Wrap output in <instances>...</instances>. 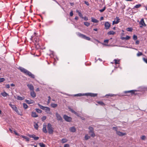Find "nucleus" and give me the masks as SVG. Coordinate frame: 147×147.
<instances>
[{"instance_id": "f257e3e1", "label": "nucleus", "mask_w": 147, "mask_h": 147, "mask_svg": "<svg viewBox=\"0 0 147 147\" xmlns=\"http://www.w3.org/2000/svg\"><path fill=\"white\" fill-rule=\"evenodd\" d=\"M18 69L20 70L21 72L24 73L25 75H28L30 78L33 79L34 78L35 76L32 74L31 72L21 67H19Z\"/></svg>"}, {"instance_id": "f03ea898", "label": "nucleus", "mask_w": 147, "mask_h": 147, "mask_svg": "<svg viewBox=\"0 0 147 147\" xmlns=\"http://www.w3.org/2000/svg\"><path fill=\"white\" fill-rule=\"evenodd\" d=\"M37 105L41 109L45 110V111L47 113H49L50 115L52 114V113L50 111V109L49 107H44L40 105L39 103H38Z\"/></svg>"}, {"instance_id": "7ed1b4c3", "label": "nucleus", "mask_w": 147, "mask_h": 147, "mask_svg": "<svg viewBox=\"0 0 147 147\" xmlns=\"http://www.w3.org/2000/svg\"><path fill=\"white\" fill-rule=\"evenodd\" d=\"M88 129L89 130L88 133L89 134H90V135L91 137L94 138L95 136V134L94 133L93 128L92 127L90 126L88 127Z\"/></svg>"}, {"instance_id": "20e7f679", "label": "nucleus", "mask_w": 147, "mask_h": 147, "mask_svg": "<svg viewBox=\"0 0 147 147\" xmlns=\"http://www.w3.org/2000/svg\"><path fill=\"white\" fill-rule=\"evenodd\" d=\"M78 36L80 37H81L82 38L88 40H90L91 38L87 36H86L82 34L80 32H78L77 34Z\"/></svg>"}, {"instance_id": "39448f33", "label": "nucleus", "mask_w": 147, "mask_h": 147, "mask_svg": "<svg viewBox=\"0 0 147 147\" xmlns=\"http://www.w3.org/2000/svg\"><path fill=\"white\" fill-rule=\"evenodd\" d=\"M47 128L48 131L49 133L50 134H53V130L51 124L49 123L47 125Z\"/></svg>"}, {"instance_id": "423d86ee", "label": "nucleus", "mask_w": 147, "mask_h": 147, "mask_svg": "<svg viewBox=\"0 0 147 147\" xmlns=\"http://www.w3.org/2000/svg\"><path fill=\"white\" fill-rule=\"evenodd\" d=\"M63 118L66 121L68 122H70L72 120V119L71 117H69L66 115H63Z\"/></svg>"}, {"instance_id": "0eeeda50", "label": "nucleus", "mask_w": 147, "mask_h": 147, "mask_svg": "<svg viewBox=\"0 0 147 147\" xmlns=\"http://www.w3.org/2000/svg\"><path fill=\"white\" fill-rule=\"evenodd\" d=\"M137 90H130L129 91H125L124 92V93H130L131 95H137L138 94L136 93L135 92H136Z\"/></svg>"}, {"instance_id": "6e6552de", "label": "nucleus", "mask_w": 147, "mask_h": 147, "mask_svg": "<svg viewBox=\"0 0 147 147\" xmlns=\"http://www.w3.org/2000/svg\"><path fill=\"white\" fill-rule=\"evenodd\" d=\"M55 115L57 120L58 121H60L61 122H63V119L61 115L57 113H56Z\"/></svg>"}, {"instance_id": "1a4fd4ad", "label": "nucleus", "mask_w": 147, "mask_h": 147, "mask_svg": "<svg viewBox=\"0 0 147 147\" xmlns=\"http://www.w3.org/2000/svg\"><path fill=\"white\" fill-rule=\"evenodd\" d=\"M139 23L140 25V28H142L143 26L146 27V25L145 24L143 18L141 19Z\"/></svg>"}, {"instance_id": "9d476101", "label": "nucleus", "mask_w": 147, "mask_h": 147, "mask_svg": "<svg viewBox=\"0 0 147 147\" xmlns=\"http://www.w3.org/2000/svg\"><path fill=\"white\" fill-rule=\"evenodd\" d=\"M85 95L87 96H90L91 97H95L97 95V94L96 93H85Z\"/></svg>"}, {"instance_id": "9b49d317", "label": "nucleus", "mask_w": 147, "mask_h": 147, "mask_svg": "<svg viewBox=\"0 0 147 147\" xmlns=\"http://www.w3.org/2000/svg\"><path fill=\"white\" fill-rule=\"evenodd\" d=\"M27 135L30 138H33L34 140H38L39 138V137H36L35 135L34 134L30 135L29 134H27Z\"/></svg>"}, {"instance_id": "f8f14e48", "label": "nucleus", "mask_w": 147, "mask_h": 147, "mask_svg": "<svg viewBox=\"0 0 147 147\" xmlns=\"http://www.w3.org/2000/svg\"><path fill=\"white\" fill-rule=\"evenodd\" d=\"M111 26L109 22H106L105 24V28L107 30L109 29Z\"/></svg>"}, {"instance_id": "ddd939ff", "label": "nucleus", "mask_w": 147, "mask_h": 147, "mask_svg": "<svg viewBox=\"0 0 147 147\" xmlns=\"http://www.w3.org/2000/svg\"><path fill=\"white\" fill-rule=\"evenodd\" d=\"M116 133L117 135L120 136H125L126 135V133H123L121 132L118 131H117V132Z\"/></svg>"}, {"instance_id": "4468645a", "label": "nucleus", "mask_w": 147, "mask_h": 147, "mask_svg": "<svg viewBox=\"0 0 147 147\" xmlns=\"http://www.w3.org/2000/svg\"><path fill=\"white\" fill-rule=\"evenodd\" d=\"M115 20H116V21H115L114 20L112 24L113 25L117 24L119 22L120 19L118 17H117L115 18Z\"/></svg>"}, {"instance_id": "2eb2a0df", "label": "nucleus", "mask_w": 147, "mask_h": 147, "mask_svg": "<svg viewBox=\"0 0 147 147\" xmlns=\"http://www.w3.org/2000/svg\"><path fill=\"white\" fill-rule=\"evenodd\" d=\"M27 86L29 88L30 91H32L34 90V87L31 84H28Z\"/></svg>"}, {"instance_id": "dca6fc26", "label": "nucleus", "mask_w": 147, "mask_h": 147, "mask_svg": "<svg viewBox=\"0 0 147 147\" xmlns=\"http://www.w3.org/2000/svg\"><path fill=\"white\" fill-rule=\"evenodd\" d=\"M130 38V37L129 36H126V37H121V39L122 40H129Z\"/></svg>"}, {"instance_id": "f3484780", "label": "nucleus", "mask_w": 147, "mask_h": 147, "mask_svg": "<svg viewBox=\"0 0 147 147\" xmlns=\"http://www.w3.org/2000/svg\"><path fill=\"white\" fill-rule=\"evenodd\" d=\"M9 105L15 111L17 109V107L15 105L11 104V103L9 104Z\"/></svg>"}, {"instance_id": "a211bd4d", "label": "nucleus", "mask_w": 147, "mask_h": 147, "mask_svg": "<svg viewBox=\"0 0 147 147\" xmlns=\"http://www.w3.org/2000/svg\"><path fill=\"white\" fill-rule=\"evenodd\" d=\"M70 131L72 132H74L76 131V129L74 127H72L69 128Z\"/></svg>"}, {"instance_id": "6ab92c4d", "label": "nucleus", "mask_w": 147, "mask_h": 147, "mask_svg": "<svg viewBox=\"0 0 147 147\" xmlns=\"http://www.w3.org/2000/svg\"><path fill=\"white\" fill-rule=\"evenodd\" d=\"M46 125H43V127L42 128L43 131L45 133H46L47 132V131L46 129Z\"/></svg>"}, {"instance_id": "aec40b11", "label": "nucleus", "mask_w": 147, "mask_h": 147, "mask_svg": "<svg viewBox=\"0 0 147 147\" xmlns=\"http://www.w3.org/2000/svg\"><path fill=\"white\" fill-rule=\"evenodd\" d=\"M30 95L33 98H34L36 96V94L34 90L30 92Z\"/></svg>"}, {"instance_id": "412c9836", "label": "nucleus", "mask_w": 147, "mask_h": 147, "mask_svg": "<svg viewBox=\"0 0 147 147\" xmlns=\"http://www.w3.org/2000/svg\"><path fill=\"white\" fill-rule=\"evenodd\" d=\"M31 116L34 117H38V115L36 114V113L34 112H32Z\"/></svg>"}, {"instance_id": "4be33fe9", "label": "nucleus", "mask_w": 147, "mask_h": 147, "mask_svg": "<svg viewBox=\"0 0 147 147\" xmlns=\"http://www.w3.org/2000/svg\"><path fill=\"white\" fill-rule=\"evenodd\" d=\"M26 101L27 103L29 104L34 103V101L31 100H26Z\"/></svg>"}, {"instance_id": "5701e85b", "label": "nucleus", "mask_w": 147, "mask_h": 147, "mask_svg": "<svg viewBox=\"0 0 147 147\" xmlns=\"http://www.w3.org/2000/svg\"><path fill=\"white\" fill-rule=\"evenodd\" d=\"M34 41L35 42V44L38 45L39 44V40L38 38H34Z\"/></svg>"}, {"instance_id": "b1692460", "label": "nucleus", "mask_w": 147, "mask_h": 147, "mask_svg": "<svg viewBox=\"0 0 147 147\" xmlns=\"http://www.w3.org/2000/svg\"><path fill=\"white\" fill-rule=\"evenodd\" d=\"M91 21L94 23H98L99 21L93 17H91Z\"/></svg>"}, {"instance_id": "393cba45", "label": "nucleus", "mask_w": 147, "mask_h": 147, "mask_svg": "<svg viewBox=\"0 0 147 147\" xmlns=\"http://www.w3.org/2000/svg\"><path fill=\"white\" fill-rule=\"evenodd\" d=\"M21 136L22 138L25 139L26 141L28 142L30 141V139L28 137H26V136L22 135Z\"/></svg>"}, {"instance_id": "a878e982", "label": "nucleus", "mask_w": 147, "mask_h": 147, "mask_svg": "<svg viewBox=\"0 0 147 147\" xmlns=\"http://www.w3.org/2000/svg\"><path fill=\"white\" fill-rule=\"evenodd\" d=\"M76 12L77 13H78V15L79 16H80L81 18H83L82 14L78 10H76Z\"/></svg>"}, {"instance_id": "bb28decb", "label": "nucleus", "mask_w": 147, "mask_h": 147, "mask_svg": "<svg viewBox=\"0 0 147 147\" xmlns=\"http://www.w3.org/2000/svg\"><path fill=\"white\" fill-rule=\"evenodd\" d=\"M90 136H89L88 134H86L84 137V139L86 140H87L90 138Z\"/></svg>"}, {"instance_id": "cd10ccee", "label": "nucleus", "mask_w": 147, "mask_h": 147, "mask_svg": "<svg viewBox=\"0 0 147 147\" xmlns=\"http://www.w3.org/2000/svg\"><path fill=\"white\" fill-rule=\"evenodd\" d=\"M115 95L114 94H106L105 95V96L106 97L108 98V96L112 97V96H114Z\"/></svg>"}, {"instance_id": "c85d7f7f", "label": "nucleus", "mask_w": 147, "mask_h": 147, "mask_svg": "<svg viewBox=\"0 0 147 147\" xmlns=\"http://www.w3.org/2000/svg\"><path fill=\"white\" fill-rule=\"evenodd\" d=\"M115 33V32L113 31H110L108 32L107 34L108 35H114Z\"/></svg>"}, {"instance_id": "c756f323", "label": "nucleus", "mask_w": 147, "mask_h": 147, "mask_svg": "<svg viewBox=\"0 0 147 147\" xmlns=\"http://www.w3.org/2000/svg\"><path fill=\"white\" fill-rule=\"evenodd\" d=\"M1 94L3 97H5L6 96H7L8 95V94L5 92H4L3 93H1Z\"/></svg>"}, {"instance_id": "7c9ffc66", "label": "nucleus", "mask_w": 147, "mask_h": 147, "mask_svg": "<svg viewBox=\"0 0 147 147\" xmlns=\"http://www.w3.org/2000/svg\"><path fill=\"white\" fill-rule=\"evenodd\" d=\"M97 103L101 106H104L105 105V104L102 101H99L97 102Z\"/></svg>"}, {"instance_id": "2f4dec72", "label": "nucleus", "mask_w": 147, "mask_h": 147, "mask_svg": "<svg viewBox=\"0 0 147 147\" xmlns=\"http://www.w3.org/2000/svg\"><path fill=\"white\" fill-rule=\"evenodd\" d=\"M51 107L53 108H55L57 107V105L56 104L52 103L51 105Z\"/></svg>"}, {"instance_id": "473e14b6", "label": "nucleus", "mask_w": 147, "mask_h": 147, "mask_svg": "<svg viewBox=\"0 0 147 147\" xmlns=\"http://www.w3.org/2000/svg\"><path fill=\"white\" fill-rule=\"evenodd\" d=\"M70 111L72 113H74L76 115L78 116V113H76L75 111L73 110L72 109H71Z\"/></svg>"}, {"instance_id": "72a5a7b5", "label": "nucleus", "mask_w": 147, "mask_h": 147, "mask_svg": "<svg viewBox=\"0 0 147 147\" xmlns=\"http://www.w3.org/2000/svg\"><path fill=\"white\" fill-rule=\"evenodd\" d=\"M127 31L129 32H132L133 30V29L131 27H128L126 28Z\"/></svg>"}, {"instance_id": "f704fd0d", "label": "nucleus", "mask_w": 147, "mask_h": 147, "mask_svg": "<svg viewBox=\"0 0 147 147\" xmlns=\"http://www.w3.org/2000/svg\"><path fill=\"white\" fill-rule=\"evenodd\" d=\"M67 141V140L65 138L61 140L62 143H64L66 142Z\"/></svg>"}, {"instance_id": "c9c22d12", "label": "nucleus", "mask_w": 147, "mask_h": 147, "mask_svg": "<svg viewBox=\"0 0 147 147\" xmlns=\"http://www.w3.org/2000/svg\"><path fill=\"white\" fill-rule=\"evenodd\" d=\"M24 98L22 97L21 96H17V99L18 100H22L24 99Z\"/></svg>"}, {"instance_id": "e433bc0d", "label": "nucleus", "mask_w": 147, "mask_h": 147, "mask_svg": "<svg viewBox=\"0 0 147 147\" xmlns=\"http://www.w3.org/2000/svg\"><path fill=\"white\" fill-rule=\"evenodd\" d=\"M109 40L107 39L104 40V42L105 45H107L109 42Z\"/></svg>"}, {"instance_id": "4c0bfd02", "label": "nucleus", "mask_w": 147, "mask_h": 147, "mask_svg": "<svg viewBox=\"0 0 147 147\" xmlns=\"http://www.w3.org/2000/svg\"><path fill=\"white\" fill-rule=\"evenodd\" d=\"M23 107L25 109H26L28 107V105L26 103H23Z\"/></svg>"}, {"instance_id": "58836bf2", "label": "nucleus", "mask_w": 147, "mask_h": 147, "mask_svg": "<svg viewBox=\"0 0 147 147\" xmlns=\"http://www.w3.org/2000/svg\"><path fill=\"white\" fill-rule=\"evenodd\" d=\"M114 61H115V64L117 65V64H119V60H118V61H117V59H115L114 60Z\"/></svg>"}, {"instance_id": "ea45409f", "label": "nucleus", "mask_w": 147, "mask_h": 147, "mask_svg": "<svg viewBox=\"0 0 147 147\" xmlns=\"http://www.w3.org/2000/svg\"><path fill=\"white\" fill-rule=\"evenodd\" d=\"M84 95H85V94H82L81 93H79V94H78L75 95V96H84Z\"/></svg>"}, {"instance_id": "a19ab883", "label": "nucleus", "mask_w": 147, "mask_h": 147, "mask_svg": "<svg viewBox=\"0 0 147 147\" xmlns=\"http://www.w3.org/2000/svg\"><path fill=\"white\" fill-rule=\"evenodd\" d=\"M39 145L40 147H45V145L42 143H39Z\"/></svg>"}, {"instance_id": "79ce46f5", "label": "nucleus", "mask_w": 147, "mask_h": 147, "mask_svg": "<svg viewBox=\"0 0 147 147\" xmlns=\"http://www.w3.org/2000/svg\"><path fill=\"white\" fill-rule=\"evenodd\" d=\"M85 25L88 26H90V23L88 22H85L84 23Z\"/></svg>"}, {"instance_id": "37998d69", "label": "nucleus", "mask_w": 147, "mask_h": 147, "mask_svg": "<svg viewBox=\"0 0 147 147\" xmlns=\"http://www.w3.org/2000/svg\"><path fill=\"white\" fill-rule=\"evenodd\" d=\"M141 6V5L140 4H138L136 5L134 7V8H138Z\"/></svg>"}, {"instance_id": "c03bdc74", "label": "nucleus", "mask_w": 147, "mask_h": 147, "mask_svg": "<svg viewBox=\"0 0 147 147\" xmlns=\"http://www.w3.org/2000/svg\"><path fill=\"white\" fill-rule=\"evenodd\" d=\"M34 127L35 128L37 129L38 127V125L36 123L34 125Z\"/></svg>"}, {"instance_id": "a18cd8bd", "label": "nucleus", "mask_w": 147, "mask_h": 147, "mask_svg": "<svg viewBox=\"0 0 147 147\" xmlns=\"http://www.w3.org/2000/svg\"><path fill=\"white\" fill-rule=\"evenodd\" d=\"M106 8V7L105 6L102 9H100L99 10V11L100 12H102L105 10Z\"/></svg>"}, {"instance_id": "49530a36", "label": "nucleus", "mask_w": 147, "mask_h": 147, "mask_svg": "<svg viewBox=\"0 0 147 147\" xmlns=\"http://www.w3.org/2000/svg\"><path fill=\"white\" fill-rule=\"evenodd\" d=\"M142 55V53L140 52H139L137 54V55L138 57Z\"/></svg>"}, {"instance_id": "de8ad7c7", "label": "nucleus", "mask_w": 147, "mask_h": 147, "mask_svg": "<svg viewBox=\"0 0 147 147\" xmlns=\"http://www.w3.org/2000/svg\"><path fill=\"white\" fill-rule=\"evenodd\" d=\"M36 110L37 112L38 113H41L42 111L38 109H36Z\"/></svg>"}, {"instance_id": "09e8293b", "label": "nucleus", "mask_w": 147, "mask_h": 147, "mask_svg": "<svg viewBox=\"0 0 147 147\" xmlns=\"http://www.w3.org/2000/svg\"><path fill=\"white\" fill-rule=\"evenodd\" d=\"M5 80V79L4 78H0V83L2 82Z\"/></svg>"}, {"instance_id": "8fccbe9b", "label": "nucleus", "mask_w": 147, "mask_h": 147, "mask_svg": "<svg viewBox=\"0 0 147 147\" xmlns=\"http://www.w3.org/2000/svg\"><path fill=\"white\" fill-rule=\"evenodd\" d=\"M146 138V137L145 136H142L141 137V139L142 140H145Z\"/></svg>"}, {"instance_id": "3c124183", "label": "nucleus", "mask_w": 147, "mask_h": 147, "mask_svg": "<svg viewBox=\"0 0 147 147\" xmlns=\"http://www.w3.org/2000/svg\"><path fill=\"white\" fill-rule=\"evenodd\" d=\"M47 118V117L45 116H44L41 118L42 120L43 121L45 120Z\"/></svg>"}, {"instance_id": "603ef678", "label": "nucleus", "mask_w": 147, "mask_h": 147, "mask_svg": "<svg viewBox=\"0 0 147 147\" xmlns=\"http://www.w3.org/2000/svg\"><path fill=\"white\" fill-rule=\"evenodd\" d=\"M133 38L135 40H137V36L135 35H134L133 36Z\"/></svg>"}, {"instance_id": "864d4df0", "label": "nucleus", "mask_w": 147, "mask_h": 147, "mask_svg": "<svg viewBox=\"0 0 147 147\" xmlns=\"http://www.w3.org/2000/svg\"><path fill=\"white\" fill-rule=\"evenodd\" d=\"M113 129H114L115 131H116V133L117 132V131H117L118 128L117 127H113Z\"/></svg>"}, {"instance_id": "5fc2aeb1", "label": "nucleus", "mask_w": 147, "mask_h": 147, "mask_svg": "<svg viewBox=\"0 0 147 147\" xmlns=\"http://www.w3.org/2000/svg\"><path fill=\"white\" fill-rule=\"evenodd\" d=\"M15 111L19 115H22L20 114L19 112L18 111V110L17 109Z\"/></svg>"}, {"instance_id": "6e6d98bb", "label": "nucleus", "mask_w": 147, "mask_h": 147, "mask_svg": "<svg viewBox=\"0 0 147 147\" xmlns=\"http://www.w3.org/2000/svg\"><path fill=\"white\" fill-rule=\"evenodd\" d=\"M70 16L71 17H72L73 16V11L72 10H71V12L70 13H69Z\"/></svg>"}, {"instance_id": "4d7b16f0", "label": "nucleus", "mask_w": 147, "mask_h": 147, "mask_svg": "<svg viewBox=\"0 0 147 147\" xmlns=\"http://www.w3.org/2000/svg\"><path fill=\"white\" fill-rule=\"evenodd\" d=\"M51 97L50 96H48V101H47L48 104H49L50 103V101L51 100Z\"/></svg>"}, {"instance_id": "13d9d810", "label": "nucleus", "mask_w": 147, "mask_h": 147, "mask_svg": "<svg viewBox=\"0 0 147 147\" xmlns=\"http://www.w3.org/2000/svg\"><path fill=\"white\" fill-rule=\"evenodd\" d=\"M143 60L147 64V59H146L144 58H143Z\"/></svg>"}, {"instance_id": "bf43d9fd", "label": "nucleus", "mask_w": 147, "mask_h": 147, "mask_svg": "<svg viewBox=\"0 0 147 147\" xmlns=\"http://www.w3.org/2000/svg\"><path fill=\"white\" fill-rule=\"evenodd\" d=\"M69 144H65L64 146V147H69Z\"/></svg>"}, {"instance_id": "052dcab7", "label": "nucleus", "mask_w": 147, "mask_h": 147, "mask_svg": "<svg viewBox=\"0 0 147 147\" xmlns=\"http://www.w3.org/2000/svg\"><path fill=\"white\" fill-rule=\"evenodd\" d=\"M140 43V41L138 40H137L136 42V45H138Z\"/></svg>"}, {"instance_id": "680f3d73", "label": "nucleus", "mask_w": 147, "mask_h": 147, "mask_svg": "<svg viewBox=\"0 0 147 147\" xmlns=\"http://www.w3.org/2000/svg\"><path fill=\"white\" fill-rule=\"evenodd\" d=\"M5 86L6 88H10V85L9 84L6 85Z\"/></svg>"}, {"instance_id": "e2e57ef3", "label": "nucleus", "mask_w": 147, "mask_h": 147, "mask_svg": "<svg viewBox=\"0 0 147 147\" xmlns=\"http://www.w3.org/2000/svg\"><path fill=\"white\" fill-rule=\"evenodd\" d=\"M85 3L86 4V5H89V4L88 3V2H87V1H85Z\"/></svg>"}, {"instance_id": "0e129e2a", "label": "nucleus", "mask_w": 147, "mask_h": 147, "mask_svg": "<svg viewBox=\"0 0 147 147\" xmlns=\"http://www.w3.org/2000/svg\"><path fill=\"white\" fill-rule=\"evenodd\" d=\"M84 19L85 20L87 21L88 20V18L86 17H85L84 18Z\"/></svg>"}, {"instance_id": "69168bd1", "label": "nucleus", "mask_w": 147, "mask_h": 147, "mask_svg": "<svg viewBox=\"0 0 147 147\" xmlns=\"http://www.w3.org/2000/svg\"><path fill=\"white\" fill-rule=\"evenodd\" d=\"M74 19L76 20H78V17L77 16H76L74 18Z\"/></svg>"}, {"instance_id": "338daca9", "label": "nucleus", "mask_w": 147, "mask_h": 147, "mask_svg": "<svg viewBox=\"0 0 147 147\" xmlns=\"http://www.w3.org/2000/svg\"><path fill=\"white\" fill-rule=\"evenodd\" d=\"M14 133L17 136H18L19 135L18 134L17 132H16L15 131H14Z\"/></svg>"}, {"instance_id": "774afa93", "label": "nucleus", "mask_w": 147, "mask_h": 147, "mask_svg": "<svg viewBox=\"0 0 147 147\" xmlns=\"http://www.w3.org/2000/svg\"><path fill=\"white\" fill-rule=\"evenodd\" d=\"M103 19H104V18L102 16L101 17H100V21L103 20Z\"/></svg>"}]
</instances>
